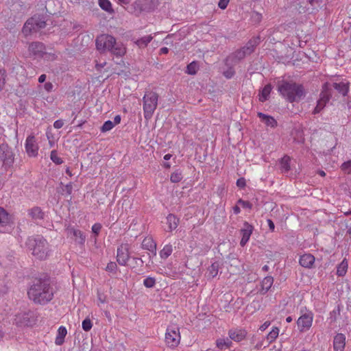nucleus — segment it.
Instances as JSON below:
<instances>
[{
	"label": "nucleus",
	"instance_id": "22",
	"mask_svg": "<svg viewBox=\"0 0 351 351\" xmlns=\"http://www.w3.org/2000/svg\"><path fill=\"white\" fill-rule=\"evenodd\" d=\"M28 215L34 220H41L44 219L45 213L42 209L38 206L33 207L28 210Z\"/></svg>",
	"mask_w": 351,
	"mask_h": 351
},
{
	"label": "nucleus",
	"instance_id": "45",
	"mask_svg": "<svg viewBox=\"0 0 351 351\" xmlns=\"http://www.w3.org/2000/svg\"><path fill=\"white\" fill-rule=\"evenodd\" d=\"M156 284V279L152 277H147L143 281V285L147 288H152Z\"/></svg>",
	"mask_w": 351,
	"mask_h": 351
},
{
	"label": "nucleus",
	"instance_id": "54",
	"mask_svg": "<svg viewBox=\"0 0 351 351\" xmlns=\"http://www.w3.org/2000/svg\"><path fill=\"white\" fill-rule=\"evenodd\" d=\"M230 0H219L218 6L219 8L224 10L227 8Z\"/></svg>",
	"mask_w": 351,
	"mask_h": 351
},
{
	"label": "nucleus",
	"instance_id": "29",
	"mask_svg": "<svg viewBox=\"0 0 351 351\" xmlns=\"http://www.w3.org/2000/svg\"><path fill=\"white\" fill-rule=\"evenodd\" d=\"M32 21H33L29 20V19H27L22 28V33L25 37L32 34L33 33H36Z\"/></svg>",
	"mask_w": 351,
	"mask_h": 351
},
{
	"label": "nucleus",
	"instance_id": "62",
	"mask_svg": "<svg viewBox=\"0 0 351 351\" xmlns=\"http://www.w3.org/2000/svg\"><path fill=\"white\" fill-rule=\"evenodd\" d=\"M169 52V49L167 47H162L160 49V54H167Z\"/></svg>",
	"mask_w": 351,
	"mask_h": 351
},
{
	"label": "nucleus",
	"instance_id": "3",
	"mask_svg": "<svg viewBox=\"0 0 351 351\" xmlns=\"http://www.w3.org/2000/svg\"><path fill=\"white\" fill-rule=\"evenodd\" d=\"M25 245L32 254L38 259L44 260L49 256V244L47 240L40 235L28 237Z\"/></svg>",
	"mask_w": 351,
	"mask_h": 351
},
{
	"label": "nucleus",
	"instance_id": "57",
	"mask_svg": "<svg viewBox=\"0 0 351 351\" xmlns=\"http://www.w3.org/2000/svg\"><path fill=\"white\" fill-rule=\"evenodd\" d=\"M64 125V122L62 120H57L53 123V127L56 129L61 128Z\"/></svg>",
	"mask_w": 351,
	"mask_h": 351
},
{
	"label": "nucleus",
	"instance_id": "4",
	"mask_svg": "<svg viewBox=\"0 0 351 351\" xmlns=\"http://www.w3.org/2000/svg\"><path fill=\"white\" fill-rule=\"evenodd\" d=\"M96 47L101 51H108L117 56L125 54V50L122 45L117 43L116 39L109 34H101L96 38Z\"/></svg>",
	"mask_w": 351,
	"mask_h": 351
},
{
	"label": "nucleus",
	"instance_id": "9",
	"mask_svg": "<svg viewBox=\"0 0 351 351\" xmlns=\"http://www.w3.org/2000/svg\"><path fill=\"white\" fill-rule=\"evenodd\" d=\"M313 314L311 311H308L302 315L297 321L298 329L300 332L308 330L313 323Z\"/></svg>",
	"mask_w": 351,
	"mask_h": 351
},
{
	"label": "nucleus",
	"instance_id": "36",
	"mask_svg": "<svg viewBox=\"0 0 351 351\" xmlns=\"http://www.w3.org/2000/svg\"><path fill=\"white\" fill-rule=\"evenodd\" d=\"M98 3L100 8L108 13L112 14L114 12L112 4L109 0H98Z\"/></svg>",
	"mask_w": 351,
	"mask_h": 351
},
{
	"label": "nucleus",
	"instance_id": "48",
	"mask_svg": "<svg viewBox=\"0 0 351 351\" xmlns=\"http://www.w3.org/2000/svg\"><path fill=\"white\" fill-rule=\"evenodd\" d=\"M72 191H73V186H72V183L70 182V183L63 186V187L62 189V194L70 195L72 193Z\"/></svg>",
	"mask_w": 351,
	"mask_h": 351
},
{
	"label": "nucleus",
	"instance_id": "10",
	"mask_svg": "<svg viewBox=\"0 0 351 351\" xmlns=\"http://www.w3.org/2000/svg\"><path fill=\"white\" fill-rule=\"evenodd\" d=\"M28 51L35 58H41L46 53V47L43 43L32 42L29 45Z\"/></svg>",
	"mask_w": 351,
	"mask_h": 351
},
{
	"label": "nucleus",
	"instance_id": "35",
	"mask_svg": "<svg viewBox=\"0 0 351 351\" xmlns=\"http://www.w3.org/2000/svg\"><path fill=\"white\" fill-rule=\"evenodd\" d=\"M333 87L335 90H337L340 94H341L343 96H345L348 92V84L344 82L334 83Z\"/></svg>",
	"mask_w": 351,
	"mask_h": 351
},
{
	"label": "nucleus",
	"instance_id": "24",
	"mask_svg": "<svg viewBox=\"0 0 351 351\" xmlns=\"http://www.w3.org/2000/svg\"><path fill=\"white\" fill-rule=\"evenodd\" d=\"M55 0H47L43 2L40 1V5L43 6V12L45 14H49L51 15L56 14V10L52 8V5H54Z\"/></svg>",
	"mask_w": 351,
	"mask_h": 351
},
{
	"label": "nucleus",
	"instance_id": "7",
	"mask_svg": "<svg viewBox=\"0 0 351 351\" xmlns=\"http://www.w3.org/2000/svg\"><path fill=\"white\" fill-rule=\"evenodd\" d=\"M180 335L178 327H169L165 333V342L169 348H175L180 343Z\"/></svg>",
	"mask_w": 351,
	"mask_h": 351
},
{
	"label": "nucleus",
	"instance_id": "55",
	"mask_svg": "<svg viewBox=\"0 0 351 351\" xmlns=\"http://www.w3.org/2000/svg\"><path fill=\"white\" fill-rule=\"evenodd\" d=\"M97 300L99 303L104 304L106 302V296L104 293H101L98 292L97 293Z\"/></svg>",
	"mask_w": 351,
	"mask_h": 351
},
{
	"label": "nucleus",
	"instance_id": "17",
	"mask_svg": "<svg viewBox=\"0 0 351 351\" xmlns=\"http://www.w3.org/2000/svg\"><path fill=\"white\" fill-rule=\"evenodd\" d=\"M230 340L239 342L244 339L247 335V332L243 329H232L228 332Z\"/></svg>",
	"mask_w": 351,
	"mask_h": 351
},
{
	"label": "nucleus",
	"instance_id": "31",
	"mask_svg": "<svg viewBox=\"0 0 351 351\" xmlns=\"http://www.w3.org/2000/svg\"><path fill=\"white\" fill-rule=\"evenodd\" d=\"M167 222L168 224L169 230L172 231L178 227L179 223V219L177 218L174 215L169 214L167 217Z\"/></svg>",
	"mask_w": 351,
	"mask_h": 351
},
{
	"label": "nucleus",
	"instance_id": "41",
	"mask_svg": "<svg viewBox=\"0 0 351 351\" xmlns=\"http://www.w3.org/2000/svg\"><path fill=\"white\" fill-rule=\"evenodd\" d=\"M279 329L277 327H275L272 329L271 332L267 336V340L268 341V344L274 341L278 336Z\"/></svg>",
	"mask_w": 351,
	"mask_h": 351
},
{
	"label": "nucleus",
	"instance_id": "32",
	"mask_svg": "<svg viewBox=\"0 0 351 351\" xmlns=\"http://www.w3.org/2000/svg\"><path fill=\"white\" fill-rule=\"evenodd\" d=\"M271 89L272 86L270 84L265 85L259 95V101L261 102L267 101L269 97Z\"/></svg>",
	"mask_w": 351,
	"mask_h": 351
},
{
	"label": "nucleus",
	"instance_id": "44",
	"mask_svg": "<svg viewBox=\"0 0 351 351\" xmlns=\"http://www.w3.org/2000/svg\"><path fill=\"white\" fill-rule=\"evenodd\" d=\"M51 160L56 164L60 165L62 163V160L58 157L57 152L56 150H53L51 152L50 154Z\"/></svg>",
	"mask_w": 351,
	"mask_h": 351
},
{
	"label": "nucleus",
	"instance_id": "50",
	"mask_svg": "<svg viewBox=\"0 0 351 351\" xmlns=\"http://www.w3.org/2000/svg\"><path fill=\"white\" fill-rule=\"evenodd\" d=\"M235 74V71L232 67H229L226 71L223 72V75L227 78H232Z\"/></svg>",
	"mask_w": 351,
	"mask_h": 351
},
{
	"label": "nucleus",
	"instance_id": "2",
	"mask_svg": "<svg viewBox=\"0 0 351 351\" xmlns=\"http://www.w3.org/2000/svg\"><path fill=\"white\" fill-rule=\"evenodd\" d=\"M278 90L290 103L299 102L306 95L304 86L293 82L282 81L278 84Z\"/></svg>",
	"mask_w": 351,
	"mask_h": 351
},
{
	"label": "nucleus",
	"instance_id": "15",
	"mask_svg": "<svg viewBox=\"0 0 351 351\" xmlns=\"http://www.w3.org/2000/svg\"><path fill=\"white\" fill-rule=\"evenodd\" d=\"M69 236L74 239L75 243L83 245L86 241V235L80 230L70 228L68 230Z\"/></svg>",
	"mask_w": 351,
	"mask_h": 351
},
{
	"label": "nucleus",
	"instance_id": "64",
	"mask_svg": "<svg viewBox=\"0 0 351 351\" xmlns=\"http://www.w3.org/2000/svg\"><path fill=\"white\" fill-rule=\"evenodd\" d=\"M233 210L235 214H239L241 212V209L237 205L233 207Z\"/></svg>",
	"mask_w": 351,
	"mask_h": 351
},
{
	"label": "nucleus",
	"instance_id": "12",
	"mask_svg": "<svg viewBox=\"0 0 351 351\" xmlns=\"http://www.w3.org/2000/svg\"><path fill=\"white\" fill-rule=\"evenodd\" d=\"M25 151L29 157H36L38 155V146L34 136L29 135L26 138Z\"/></svg>",
	"mask_w": 351,
	"mask_h": 351
},
{
	"label": "nucleus",
	"instance_id": "39",
	"mask_svg": "<svg viewBox=\"0 0 351 351\" xmlns=\"http://www.w3.org/2000/svg\"><path fill=\"white\" fill-rule=\"evenodd\" d=\"M348 269V262L346 259L343 260L342 262L337 266V274L339 276H343Z\"/></svg>",
	"mask_w": 351,
	"mask_h": 351
},
{
	"label": "nucleus",
	"instance_id": "28",
	"mask_svg": "<svg viewBox=\"0 0 351 351\" xmlns=\"http://www.w3.org/2000/svg\"><path fill=\"white\" fill-rule=\"evenodd\" d=\"M341 305L338 304L332 311L330 312L328 320L330 323H335L337 321L341 315Z\"/></svg>",
	"mask_w": 351,
	"mask_h": 351
},
{
	"label": "nucleus",
	"instance_id": "19",
	"mask_svg": "<svg viewBox=\"0 0 351 351\" xmlns=\"http://www.w3.org/2000/svg\"><path fill=\"white\" fill-rule=\"evenodd\" d=\"M142 247L149 252H154V256L156 255V243L151 237H146L142 242Z\"/></svg>",
	"mask_w": 351,
	"mask_h": 351
},
{
	"label": "nucleus",
	"instance_id": "27",
	"mask_svg": "<svg viewBox=\"0 0 351 351\" xmlns=\"http://www.w3.org/2000/svg\"><path fill=\"white\" fill-rule=\"evenodd\" d=\"M11 221V216L2 207H0V226H5Z\"/></svg>",
	"mask_w": 351,
	"mask_h": 351
},
{
	"label": "nucleus",
	"instance_id": "13",
	"mask_svg": "<svg viewBox=\"0 0 351 351\" xmlns=\"http://www.w3.org/2000/svg\"><path fill=\"white\" fill-rule=\"evenodd\" d=\"M254 227L252 225L250 224L248 222L245 221L243 223V226L241 230V234H242V238L240 241L241 246L243 247L248 242L250 237L253 232Z\"/></svg>",
	"mask_w": 351,
	"mask_h": 351
},
{
	"label": "nucleus",
	"instance_id": "46",
	"mask_svg": "<svg viewBox=\"0 0 351 351\" xmlns=\"http://www.w3.org/2000/svg\"><path fill=\"white\" fill-rule=\"evenodd\" d=\"M114 126V124L113 123L112 121H111L110 120L106 121L104 123L102 127L101 128V131L102 132H108V131L110 130L111 129H112Z\"/></svg>",
	"mask_w": 351,
	"mask_h": 351
},
{
	"label": "nucleus",
	"instance_id": "53",
	"mask_svg": "<svg viewBox=\"0 0 351 351\" xmlns=\"http://www.w3.org/2000/svg\"><path fill=\"white\" fill-rule=\"evenodd\" d=\"M117 264L114 262H110L106 266V270L108 271H115Z\"/></svg>",
	"mask_w": 351,
	"mask_h": 351
},
{
	"label": "nucleus",
	"instance_id": "14",
	"mask_svg": "<svg viewBox=\"0 0 351 351\" xmlns=\"http://www.w3.org/2000/svg\"><path fill=\"white\" fill-rule=\"evenodd\" d=\"M247 55H250L248 53H246L245 49L242 47L240 49L237 50L235 52L232 53L230 56L226 58V64L228 65V62L230 61L234 63H237L243 59Z\"/></svg>",
	"mask_w": 351,
	"mask_h": 351
},
{
	"label": "nucleus",
	"instance_id": "18",
	"mask_svg": "<svg viewBox=\"0 0 351 351\" xmlns=\"http://www.w3.org/2000/svg\"><path fill=\"white\" fill-rule=\"evenodd\" d=\"M299 263L303 267L311 268L315 263V257L311 254H304L300 256Z\"/></svg>",
	"mask_w": 351,
	"mask_h": 351
},
{
	"label": "nucleus",
	"instance_id": "58",
	"mask_svg": "<svg viewBox=\"0 0 351 351\" xmlns=\"http://www.w3.org/2000/svg\"><path fill=\"white\" fill-rule=\"evenodd\" d=\"M53 85L52 84V83L51 82H46L45 84H44V88L48 92H51L53 89Z\"/></svg>",
	"mask_w": 351,
	"mask_h": 351
},
{
	"label": "nucleus",
	"instance_id": "11",
	"mask_svg": "<svg viewBox=\"0 0 351 351\" xmlns=\"http://www.w3.org/2000/svg\"><path fill=\"white\" fill-rule=\"evenodd\" d=\"M130 258L128 244H121L117 248V261L120 265L125 266Z\"/></svg>",
	"mask_w": 351,
	"mask_h": 351
},
{
	"label": "nucleus",
	"instance_id": "40",
	"mask_svg": "<svg viewBox=\"0 0 351 351\" xmlns=\"http://www.w3.org/2000/svg\"><path fill=\"white\" fill-rule=\"evenodd\" d=\"M198 69L199 66L197 62L193 61L187 65L186 73L189 75H195L196 74Z\"/></svg>",
	"mask_w": 351,
	"mask_h": 351
},
{
	"label": "nucleus",
	"instance_id": "42",
	"mask_svg": "<svg viewBox=\"0 0 351 351\" xmlns=\"http://www.w3.org/2000/svg\"><path fill=\"white\" fill-rule=\"evenodd\" d=\"M182 178L181 171L177 170L171 173L170 180L173 183H178L182 180Z\"/></svg>",
	"mask_w": 351,
	"mask_h": 351
},
{
	"label": "nucleus",
	"instance_id": "34",
	"mask_svg": "<svg viewBox=\"0 0 351 351\" xmlns=\"http://www.w3.org/2000/svg\"><path fill=\"white\" fill-rule=\"evenodd\" d=\"M153 36L148 35L137 39L134 43L139 48H145L152 40Z\"/></svg>",
	"mask_w": 351,
	"mask_h": 351
},
{
	"label": "nucleus",
	"instance_id": "20",
	"mask_svg": "<svg viewBox=\"0 0 351 351\" xmlns=\"http://www.w3.org/2000/svg\"><path fill=\"white\" fill-rule=\"evenodd\" d=\"M261 43V37L256 36L250 39L243 47L246 53L251 54L254 51L255 47Z\"/></svg>",
	"mask_w": 351,
	"mask_h": 351
},
{
	"label": "nucleus",
	"instance_id": "26",
	"mask_svg": "<svg viewBox=\"0 0 351 351\" xmlns=\"http://www.w3.org/2000/svg\"><path fill=\"white\" fill-rule=\"evenodd\" d=\"M67 334V330L64 326H60L58 330L55 343L58 346H61L64 342V338Z\"/></svg>",
	"mask_w": 351,
	"mask_h": 351
},
{
	"label": "nucleus",
	"instance_id": "60",
	"mask_svg": "<svg viewBox=\"0 0 351 351\" xmlns=\"http://www.w3.org/2000/svg\"><path fill=\"white\" fill-rule=\"evenodd\" d=\"M270 325V322H265L263 324H262L259 329L261 330V331H264L265 330H266L267 328V327Z\"/></svg>",
	"mask_w": 351,
	"mask_h": 351
},
{
	"label": "nucleus",
	"instance_id": "52",
	"mask_svg": "<svg viewBox=\"0 0 351 351\" xmlns=\"http://www.w3.org/2000/svg\"><path fill=\"white\" fill-rule=\"evenodd\" d=\"M101 229V225L100 223H95L93 226H92V231L93 233H95V234H98L100 232Z\"/></svg>",
	"mask_w": 351,
	"mask_h": 351
},
{
	"label": "nucleus",
	"instance_id": "25",
	"mask_svg": "<svg viewBox=\"0 0 351 351\" xmlns=\"http://www.w3.org/2000/svg\"><path fill=\"white\" fill-rule=\"evenodd\" d=\"M274 282L273 277L268 276L263 278L261 282V293L265 294L271 288Z\"/></svg>",
	"mask_w": 351,
	"mask_h": 351
},
{
	"label": "nucleus",
	"instance_id": "23",
	"mask_svg": "<svg viewBox=\"0 0 351 351\" xmlns=\"http://www.w3.org/2000/svg\"><path fill=\"white\" fill-rule=\"evenodd\" d=\"M257 115L267 126L275 128L277 125V121L273 117L265 114L263 112H258Z\"/></svg>",
	"mask_w": 351,
	"mask_h": 351
},
{
	"label": "nucleus",
	"instance_id": "43",
	"mask_svg": "<svg viewBox=\"0 0 351 351\" xmlns=\"http://www.w3.org/2000/svg\"><path fill=\"white\" fill-rule=\"evenodd\" d=\"M341 169L345 173L351 175V160L343 162L341 165Z\"/></svg>",
	"mask_w": 351,
	"mask_h": 351
},
{
	"label": "nucleus",
	"instance_id": "30",
	"mask_svg": "<svg viewBox=\"0 0 351 351\" xmlns=\"http://www.w3.org/2000/svg\"><path fill=\"white\" fill-rule=\"evenodd\" d=\"M219 269V263L215 262L210 266L208 267L207 269V277L208 278H213L216 277L218 274Z\"/></svg>",
	"mask_w": 351,
	"mask_h": 351
},
{
	"label": "nucleus",
	"instance_id": "6",
	"mask_svg": "<svg viewBox=\"0 0 351 351\" xmlns=\"http://www.w3.org/2000/svg\"><path fill=\"white\" fill-rule=\"evenodd\" d=\"M0 160L3 162L5 167H10L14 163V154L12 148L8 144L0 145Z\"/></svg>",
	"mask_w": 351,
	"mask_h": 351
},
{
	"label": "nucleus",
	"instance_id": "56",
	"mask_svg": "<svg viewBox=\"0 0 351 351\" xmlns=\"http://www.w3.org/2000/svg\"><path fill=\"white\" fill-rule=\"evenodd\" d=\"M246 184L245 180L244 178H240L237 181V185L239 188H243Z\"/></svg>",
	"mask_w": 351,
	"mask_h": 351
},
{
	"label": "nucleus",
	"instance_id": "8",
	"mask_svg": "<svg viewBox=\"0 0 351 351\" xmlns=\"http://www.w3.org/2000/svg\"><path fill=\"white\" fill-rule=\"evenodd\" d=\"M331 97L330 91L328 88V84H324L322 87V91L320 93V98L317 101V106L313 110L314 114L319 113L330 100Z\"/></svg>",
	"mask_w": 351,
	"mask_h": 351
},
{
	"label": "nucleus",
	"instance_id": "33",
	"mask_svg": "<svg viewBox=\"0 0 351 351\" xmlns=\"http://www.w3.org/2000/svg\"><path fill=\"white\" fill-rule=\"evenodd\" d=\"M290 162H291V158L287 155L281 158V160L280 161V169L282 173H287L290 170V169H291Z\"/></svg>",
	"mask_w": 351,
	"mask_h": 351
},
{
	"label": "nucleus",
	"instance_id": "61",
	"mask_svg": "<svg viewBox=\"0 0 351 351\" xmlns=\"http://www.w3.org/2000/svg\"><path fill=\"white\" fill-rule=\"evenodd\" d=\"M121 121V116L120 115H116L114 118V124H119Z\"/></svg>",
	"mask_w": 351,
	"mask_h": 351
},
{
	"label": "nucleus",
	"instance_id": "1",
	"mask_svg": "<svg viewBox=\"0 0 351 351\" xmlns=\"http://www.w3.org/2000/svg\"><path fill=\"white\" fill-rule=\"evenodd\" d=\"M27 295L35 304L45 305L53 298L54 289L47 275L34 278L29 286Z\"/></svg>",
	"mask_w": 351,
	"mask_h": 351
},
{
	"label": "nucleus",
	"instance_id": "37",
	"mask_svg": "<svg viewBox=\"0 0 351 351\" xmlns=\"http://www.w3.org/2000/svg\"><path fill=\"white\" fill-rule=\"evenodd\" d=\"M217 347L219 349L223 350L224 348H228L232 345L230 339H219L216 341Z\"/></svg>",
	"mask_w": 351,
	"mask_h": 351
},
{
	"label": "nucleus",
	"instance_id": "47",
	"mask_svg": "<svg viewBox=\"0 0 351 351\" xmlns=\"http://www.w3.org/2000/svg\"><path fill=\"white\" fill-rule=\"evenodd\" d=\"M82 328L84 331H89L93 326L92 322L89 318H86L82 324Z\"/></svg>",
	"mask_w": 351,
	"mask_h": 351
},
{
	"label": "nucleus",
	"instance_id": "5",
	"mask_svg": "<svg viewBox=\"0 0 351 351\" xmlns=\"http://www.w3.org/2000/svg\"><path fill=\"white\" fill-rule=\"evenodd\" d=\"M158 95L152 91L147 92L143 98V112L146 120H149L158 106Z\"/></svg>",
	"mask_w": 351,
	"mask_h": 351
},
{
	"label": "nucleus",
	"instance_id": "38",
	"mask_svg": "<svg viewBox=\"0 0 351 351\" xmlns=\"http://www.w3.org/2000/svg\"><path fill=\"white\" fill-rule=\"evenodd\" d=\"M173 248L172 245L170 244L166 245L160 252V256L161 258L166 259L172 253Z\"/></svg>",
	"mask_w": 351,
	"mask_h": 351
},
{
	"label": "nucleus",
	"instance_id": "51",
	"mask_svg": "<svg viewBox=\"0 0 351 351\" xmlns=\"http://www.w3.org/2000/svg\"><path fill=\"white\" fill-rule=\"evenodd\" d=\"M237 204L241 205L243 208H245L251 209L252 207V204L250 202L243 200L242 199H239L237 202Z\"/></svg>",
	"mask_w": 351,
	"mask_h": 351
},
{
	"label": "nucleus",
	"instance_id": "59",
	"mask_svg": "<svg viewBox=\"0 0 351 351\" xmlns=\"http://www.w3.org/2000/svg\"><path fill=\"white\" fill-rule=\"evenodd\" d=\"M267 223H268V226H269V230L272 232L274 231V229H275V225H274V223L273 222V221L270 219H268L267 220Z\"/></svg>",
	"mask_w": 351,
	"mask_h": 351
},
{
	"label": "nucleus",
	"instance_id": "16",
	"mask_svg": "<svg viewBox=\"0 0 351 351\" xmlns=\"http://www.w3.org/2000/svg\"><path fill=\"white\" fill-rule=\"evenodd\" d=\"M346 346V336L342 333H337L333 339V349L335 351H344Z\"/></svg>",
	"mask_w": 351,
	"mask_h": 351
},
{
	"label": "nucleus",
	"instance_id": "21",
	"mask_svg": "<svg viewBox=\"0 0 351 351\" xmlns=\"http://www.w3.org/2000/svg\"><path fill=\"white\" fill-rule=\"evenodd\" d=\"M29 20L33 21H32V23L33 24L34 31H36V32H38L41 29L45 28L46 26V21L43 16H34L30 18Z\"/></svg>",
	"mask_w": 351,
	"mask_h": 351
},
{
	"label": "nucleus",
	"instance_id": "49",
	"mask_svg": "<svg viewBox=\"0 0 351 351\" xmlns=\"http://www.w3.org/2000/svg\"><path fill=\"white\" fill-rule=\"evenodd\" d=\"M6 71L0 69V90H1L5 83Z\"/></svg>",
	"mask_w": 351,
	"mask_h": 351
},
{
	"label": "nucleus",
	"instance_id": "63",
	"mask_svg": "<svg viewBox=\"0 0 351 351\" xmlns=\"http://www.w3.org/2000/svg\"><path fill=\"white\" fill-rule=\"evenodd\" d=\"M45 80H46V75L43 74L39 77L38 82H39V83H43L45 81Z\"/></svg>",
	"mask_w": 351,
	"mask_h": 351
}]
</instances>
